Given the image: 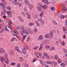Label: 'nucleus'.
<instances>
[{
	"label": "nucleus",
	"instance_id": "nucleus-30",
	"mask_svg": "<svg viewBox=\"0 0 67 67\" xmlns=\"http://www.w3.org/2000/svg\"><path fill=\"white\" fill-rule=\"evenodd\" d=\"M11 66H15V62H12L10 64Z\"/></svg>",
	"mask_w": 67,
	"mask_h": 67
},
{
	"label": "nucleus",
	"instance_id": "nucleus-23",
	"mask_svg": "<svg viewBox=\"0 0 67 67\" xmlns=\"http://www.w3.org/2000/svg\"><path fill=\"white\" fill-rule=\"evenodd\" d=\"M21 13L23 14V15L24 16H26L25 13L24 12H21Z\"/></svg>",
	"mask_w": 67,
	"mask_h": 67
},
{
	"label": "nucleus",
	"instance_id": "nucleus-12",
	"mask_svg": "<svg viewBox=\"0 0 67 67\" xmlns=\"http://www.w3.org/2000/svg\"><path fill=\"white\" fill-rule=\"evenodd\" d=\"M14 49L15 50L17 51V52H19L20 51V49L18 47H16L14 48Z\"/></svg>",
	"mask_w": 67,
	"mask_h": 67
},
{
	"label": "nucleus",
	"instance_id": "nucleus-47",
	"mask_svg": "<svg viewBox=\"0 0 67 67\" xmlns=\"http://www.w3.org/2000/svg\"><path fill=\"white\" fill-rule=\"evenodd\" d=\"M27 18L28 19H30L31 18V16L30 15H28L27 16Z\"/></svg>",
	"mask_w": 67,
	"mask_h": 67
},
{
	"label": "nucleus",
	"instance_id": "nucleus-29",
	"mask_svg": "<svg viewBox=\"0 0 67 67\" xmlns=\"http://www.w3.org/2000/svg\"><path fill=\"white\" fill-rule=\"evenodd\" d=\"M7 9L8 10H11V7L10 6H8L7 7Z\"/></svg>",
	"mask_w": 67,
	"mask_h": 67
},
{
	"label": "nucleus",
	"instance_id": "nucleus-6",
	"mask_svg": "<svg viewBox=\"0 0 67 67\" xmlns=\"http://www.w3.org/2000/svg\"><path fill=\"white\" fill-rule=\"evenodd\" d=\"M42 2H44L47 5H48V4H49V3L47 0H42Z\"/></svg>",
	"mask_w": 67,
	"mask_h": 67
},
{
	"label": "nucleus",
	"instance_id": "nucleus-52",
	"mask_svg": "<svg viewBox=\"0 0 67 67\" xmlns=\"http://www.w3.org/2000/svg\"><path fill=\"white\" fill-rule=\"evenodd\" d=\"M45 47L46 49H48V48H49V46H46Z\"/></svg>",
	"mask_w": 67,
	"mask_h": 67
},
{
	"label": "nucleus",
	"instance_id": "nucleus-28",
	"mask_svg": "<svg viewBox=\"0 0 67 67\" xmlns=\"http://www.w3.org/2000/svg\"><path fill=\"white\" fill-rule=\"evenodd\" d=\"M24 33L25 34H29V31H26L25 30H24Z\"/></svg>",
	"mask_w": 67,
	"mask_h": 67
},
{
	"label": "nucleus",
	"instance_id": "nucleus-32",
	"mask_svg": "<svg viewBox=\"0 0 67 67\" xmlns=\"http://www.w3.org/2000/svg\"><path fill=\"white\" fill-rule=\"evenodd\" d=\"M61 43L62 45H63V46H65V42L64 41H62V42Z\"/></svg>",
	"mask_w": 67,
	"mask_h": 67
},
{
	"label": "nucleus",
	"instance_id": "nucleus-40",
	"mask_svg": "<svg viewBox=\"0 0 67 67\" xmlns=\"http://www.w3.org/2000/svg\"><path fill=\"white\" fill-rule=\"evenodd\" d=\"M21 30H23V31L25 30L24 28V26L23 25L22 26V27L21 29Z\"/></svg>",
	"mask_w": 67,
	"mask_h": 67
},
{
	"label": "nucleus",
	"instance_id": "nucleus-10",
	"mask_svg": "<svg viewBox=\"0 0 67 67\" xmlns=\"http://www.w3.org/2000/svg\"><path fill=\"white\" fill-rule=\"evenodd\" d=\"M38 41H40V40H43V37L41 35L37 39Z\"/></svg>",
	"mask_w": 67,
	"mask_h": 67
},
{
	"label": "nucleus",
	"instance_id": "nucleus-61",
	"mask_svg": "<svg viewBox=\"0 0 67 67\" xmlns=\"http://www.w3.org/2000/svg\"><path fill=\"white\" fill-rule=\"evenodd\" d=\"M14 4H18V2H14Z\"/></svg>",
	"mask_w": 67,
	"mask_h": 67
},
{
	"label": "nucleus",
	"instance_id": "nucleus-16",
	"mask_svg": "<svg viewBox=\"0 0 67 67\" xmlns=\"http://www.w3.org/2000/svg\"><path fill=\"white\" fill-rule=\"evenodd\" d=\"M37 9L39 12H41L42 11V8L40 7H37Z\"/></svg>",
	"mask_w": 67,
	"mask_h": 67
},
{
	"label": "nucleus",
	"instance_id": "nucleus-44",
	"mask_svg": "<svg viewBox=\"0 0 67 67\" xmlns=\"http://www.w3.org/2000/svg\"><path fill=\"white\" fill-rule=\"evenodd\" d=\"M38 47L37 46H36L35 47H34L33 48V49H36L38 48Z\"/></svg>",
	"mask_w": 67,
	"mask_h": 67
},
{
	"label": "nucleus",
	"instance_id": "nucleus-20",
	"mask_svg": "<svg viewBox=\"0 0 67 67\" xmlns=\"http://www.w3.org/2000/svg\"><path fill=\"white\" fill-rule=\"evenodd\" d=\"M7 13L8 15H9L10 14H11V11H7L6 12Z\"/></svg>",
	"mask_w": 67,
	"mask_h": 67
},
{
	"label": "nucleus",
	"instance_id": "nucleus-22",
	"mask_svg": "<svg viewBox=\"0 0 67 67\" xmlns=\"http://www.w3.org/2000/svg\"><path fill=\"white\" fill-rule=\"evenodd\" d=\"M26 36H27L26 35H24V36L23 37V39H22V41H24L25 38H26Z\"/></svg>",
	"mask_w": 67,
	"mask_h": 67
},
{
	"label": "nucleus",
	"instance_id": "nucleus-43",
	"mask_svg": "<svg viewBox=\"0 0 67 67\" xmlns=\"http://www.w3.org/2000/svg\"><path fill=\"white\" fill-rule=\"evenodd\" d=\"M58 17L60 19H61V18H62V15H59L58 16Z\"/></svg>",
	"mask_w": 67,
	"mask_h": 67
},
{
	"label": "nucleus",
	"instance_id": "nucleus-62",
	"mask_svg": "<svg viewBox=\"0 0 67 67\" xmlns=\"http://www.w3.org/2000/svg\"><path fill=\"white\" fill-rule=\"evenodd\" d=\"M24 11H25V12H26V11H27V10L26 9V8H24Z\"/></svg>",
	"mask_w": 67,
	"mask_h": 67
},
{
	"label": "nucleus",
	"instance_id": "nucleus-58",
	"mask_svg": "<svg viewBox=\"0 0 67 67\" xmlns=\"http://www.w3.org/2000/svg\"><path fill=\"white\" fill-rule=\"evenodd\" d=\"M29 40H30V37H27V40H26L27 41H29Z\"/></svg>",
	"mask_w": 67,
	"mask_h": 67
},
{
	"label": "nucleus",
	"instance_id": "nucleus-4",
	"mask_svg": "<svg viewBox=\"0 0 67 67\" xmlns=\"http://www.w3.org/2000/svg\"><path fill=\"white\" fill-rule=\"evenodd\" d=\"M2 1L3 2V4L2 3L1 4V6H2L3 9H4L5 8V4H7V3L6 1H5L4 0H2Z\"/></svg>",
	"mask_w": 67,
	"mask_h": 67
},
{
	"label": "nucleus",
	"instance_id": "nucleus-18",
	"mask_svg": "<svg viewBox=\"0 0 67 67\" xmlns=\"http://www.w3.org/2000/svg\"><path fill=\"white\" fill-rule=\"evenodd\" d=\"M13 33H14L15 34H16V35H18L19 34V33H18V32L16 31V30H15L13 32Z\"/></svg>",
	"mask_w": 67,
	"mask_h": 67
},
{
	"label": "nucleus",
	"instance_id": "nucleus-24",
	"mask_svg": "<svg viewBox=\"0 0 67 67\" xmlns=\"http://www.w3.org/2000/svg\"><path fill=\"white\" fill-rule=\"evenodd\" d=\"M58 62L59 64L60 63H62V60H61L60 59H58Z\"/></svg>",
	"mask_w": 67,
	"mask_h": 67
},
{
	"label": "nucleus",
	"instance_id": "nucleus-57",
	"mask_svg": "<svg viewBox=\"0 0 67 67\" xmlns=\"http://www.w3.org/2000/svg\"><path fill=\"white\" fill-rule=\"evenodd\" d=\"M46 58H47V59H49L50 58L49 57V56L47 55V56H46Z\"/></svg>",
	"mask_w": 67,
	"mask_h": 67
},
{
	"label": "nucleus",
	"instance_id": "nucleus-17",
	"mask_svg": "<svg viewBox=\"0 0 67 67\" xmlns=\"http://www.w3.org/2000/svg\"><path fill=\"white\" fill-rule=\"evenodd\" d=\"M42 55V53H38L37 54V57L38 58H39V57H40Z\"/></svg>",
	"mask_w": 67,
	"mask_h": 67
},
{
	"label": "nucleus",
	"instance_id": "nucleus-46",
	"mask_svg": "<svg viewBox=\"0 0 67 67\" xmlns=\"http://www.w3.org/2000/svg\"><path fill=\"white\" fill-rule=\"evenodd\" d=\"M40 58L41 59H43V60L45 58V57H44L43 56H41L40 57Z\"/></svg>",
	"mask_w": 67,
	"mask_h": 67
},
{
	"label": "nucleus",
	"instance_id": "nucleus-60",
	"mask_svg": "<svg viewBox=\"0 0 67 67\" xmlns=\"http://www.w3.org/2000/svg\"><path fill=\"white\" fill-rule=\"evenodd\" d=\"M52 31L53 32V33H54L55 32V30L54 29H52Z\"/></svg>",
	"mask_w": 67,
	"mask_h": 67
},
{
	"label": "nucleus",
	"instance_id": "nucleus-3",
	"mask_svg": "<svg viewBox=\"0 0 67 67\" xmlns=\"http://www.w3.org/2000/svg\"><path fill=\"white\" fill-rule=\"evenodd\" d=\"M28 50V47L26 46H25L24 48H23L22 50V53L24 54H26V51Z\"/></svg>",
	"mask_w": 67,
	"mask_h": 67
},
{
	"label": "nucleus",
	"instance_id": "nucleus-51",
	"mask_svg": "<svg viewBox=\"0 0 67 67\" xmlns=\"http://www.w3.org/2000/svg\"><path fill=\"white\" fill-rule=\"evenodd\" d=\"M25 67H29V66L27 65V64H25L24 65Z\"/></svg>",
	"mask_w": 67,
	"mask_h": 67
},
{
	"label": "nucleus",
	"instance_id": "nucleus-7",
	"mask_svg": "<svg viewBox=\"0 0 67 67\" xmlns=\"http://www.w3.org/2000/svg\"><path fill=\"white\" fill-rule=\"evenodd\" d=\"M9 54L11 56H14V52L13 50H10L9 51Z\"/></svg>",
	"mask_w": 67,
	"mask_h": 67
},
{
	"label": "nucleus",
	"instance_id": "nucleus-41",
	"mask_svg": "<svg viewBox=\"0 0 67 67\" xmlns=\"http://www.w3.org/2000/svg\"><path fill=\"white\" fill-rule=\"evenodd\" d=\"M33 18L34 19H37V15L36 16H33Z\"/></svg>",
	"mask_w": 67,
	"mask_h": 67
},
{
	"label": "nucleus",
	"instance_id": "nucleus-33",
	"mask_svg": "<svg viewBox=\"0 0 67 67\" xmlns=\"http://www.w3.org/2000/svg\"><path fill=\"white\" fill-rule=\"evenodd\" d=\"M51 10L52 11L53 10V11H54V10H55V8H54V7H52L51 8Z\"/></svg>",
	"mask_w": 67,
	"mask_h": 67
},
{
	"label": "nucleus",
	"instance_id": "nucleus-11",
	"mask_svg": "<svg viewBox=\"0 0 67 67\" xmlns=\"http://www.w3.org/2000/svg\"><path fill=\"white\" fill-rule=\"evenodd\" d=\"M0 52L1 53H3V54H4L5 53V51L4 49L1 48H0Z\"/></svg>",
	"mask_w": 67,
	"mask_h": 67
},
{
	"label": "nucleus",
	"instance_id": "nucleus-26",
	"mask_svg": "<svg viewBox=\"0 0 67 67\" xmlns=\"http://www.w3.org/2000/svg\"><path fill=\"white\" fill-rule=\"evenodd\" d=\"M8 23L9 25H11L12 24V22L11 20H9L8 21Z\"/></svg>",
	"mask_w": 67,
	"mask_h": 67
},
{
	"label": "nucleus",
	"instance_id": "nucleus-34",
	"mask_svg": "<svg viewBox=\"0 0 67 67\" xmlns=\"http://www.w3.org/2000/svg\"><path fill=\"white\" fill-rule=\"evenodd\" d=\"M24 33V30H23V31L21 32V35H23Z\"/></svg>",
	"mask_w": 67,
	"mask_h": 67
},
{
	"label": "nucleus",
	"instance_id": "nucleus-54",
	"mask_svg": "<svg viewBox=\"0 0 67 67\" xmlns=\"http://www.w3.org/2000/svg\"><path fill=\"white\" fill-rule=\"evenodd\" d=\"M63 38L64 39H65L66 38V35H64V36H63Z\"/></svg>",
	"mask_w": 67,
	"mask_h": 67
},
{
	"label": "nucleus",
	"instance_id": "nucleus-27",
	"mask_svg": "<svg viewBox=\"0 0 67 67\" xmlns=\"http://www.w3.org/2000/svg\"><path fill=\"white\" fill-rule=\"evenodd\" d=\"M37 31V29L36 28H35L34 29V30L33 31V33H36Z\"/></svg>",
	"mask_w": 67,
	"mask_h": 67
},
{
	"label": "nucleus",
	"instance_id": "nucleus-59",
	"mask_svg": "<svg viewBox=\"0 0 67 67\" xmlns=\"http://www.w3.org/2000/svg\"><path fill=\"white\" fill-rule=\"evenodd\" d=\"M55 44L56 45H58V41H56Z\"/></svg>",
	"mask_w": 67,
	"mask_h": 67
},
{
	"label": "nucleus",
	"instance_id": "nucleus-14",
	"mask_svg": "<svg viewBox=\"0 0 67 67\" xmlns=\"http://www.w3.org/2000/svg\"><path fill=\"white\" fill-rule=\"evenodd\" d=\"M19 20L21 22H23V18L22 17H19Z\"/></svg>",
	"mask_w": 67,
	"mask_h": 67
},
{
	"label": "nucleus",
	"instance_id": "nucleus-2",
	"mask_svg": "<svg viewBox=\"0 0 67 67\" xmlns=\"http://www.w3.org/2000/svg\"><path fill=\"white\" fill-rule=\"evenodd\" d=\"M46 63L48 64H51L52 66H56L57 65V63L55 61L53 62L52 61H46Z\"/></svg>",
	"mask_w": 67,
	"mask_h": 67
},
{
	"label": "nucleus",
	"instance_id": "nucleus-1",
	"mask_svg": "<svg viewBox=\"0 0 67 67\" xmlns=\"http://www.w3.org/2000/svg\"><path fill=\"white\" fill-rule=\"evenodd\" d=\"M4 59H3V57H0V60L1 62H4H4L5 63L7 64H8V62H9V60L8 59H7V58L8 57L7 54L6 55H4Z\"/></svg>",
	"mask_w": 67,
	"mask_h": 67
},
{
	"label": "nucleus",
	"instance_id": "nucleus-9",
	"mask_svg": "<svg viewBox=\"0 0 67 67\" xmlns=\"http://www.w3.org/2000/svg\"><path fill=\"white\" fill-rule=\"evenodd\" d=\"M53 33L52 32H50L49 35V36L51 39H52L53 38Z\"/></svg>",
	"mask_w": 67,
	"mask_h": 67
},
{
	"label": "nucleus",
	"instance_id": "nucleus-25",
	"mask_svg": "<svg viewBox=\"0 0 67 67\" xmlns=\"http://www.w3.org/2000/svg\"><path fill=\"white\" fill-rule=\"evenodd\" d=\"M4 9H5V8L3 10L2 13L3 14H5V13H6V11L4 10Z\"/></svg>",
	"mask_w": 67,
	"mask_h": 67
},
{
	"label": "nucleus",
	"instance_id": "nucleus-49",
	"mask_svg": "<svg viewBox=\"0 0 67 67\" xmlns=\"http://www.w3.org/2000/svg\"><path fill=\"white\" fill-rule=\"evenodd\" d=\"M64 33L65 34H66L67 33V30L66 29L65 30H64Z\"/></svg>",
	"mask_w": 67,
	"mask_h": 67
},
{
	"label": "nucleus",
	"instance_id": "nucleus-21",
	"mask_svg": "<svg viewBox=\"0 0 67 67\" xmlns=\"http://www.w3.org/2000/svg\"><path fill=\"white\" fill-rule=\"evenodd\" d=\"M63 13H64V11H65V10H66V8L65 7H64L63 8Z\"/></svg>",
	"mask_w": 67,
	"mask_h": 67
},
{
	"label": "nucleus",
	"instance_id": "nucleus-35",
	"mask_svg": "<svg viewBox=\"0 0 67 67\" xmlns=\"http://www.w3.org/2000/svg\"><path fill=\"white\" fill-rule=\"evenodd\" d=\"M48 55V54L46 53H43V56H45V57H46L47 55Z\"/></svg>",
	"mask_w": 67,
	"mask_h": 67
},
{
	"label": "nucleus",
	"instance_id": "nucleus-63",
	"mask_svg": "<svg viewBox=\"0 0 67 67\" xmlns=\"http://www.w3.org/2000/svg\"><path fill=\"white\" fill-rule=\"evenodd\" d=\"M36 59H35V58L33 60V62H34L35 61H36Z\"/></svg>",
	"mask_w": 67,
	"mask_h": 67
},
{
	"label": "nucleus",
	"instance_id": "nucleus-42",
	"mask_svg": "<svg viewBox=\"0 0 67 67\" xmlns=\"http://www.w3.org/2000/svg\"><path fill=\"white\" fill-rule=\"evenodd\" d=\"M8 15V18H11L12 16V14H10L9 15Z\"/></svg>",
	"mask_w": 67,
	"mask_h": 67
},
{
	"label": "nucleus",
	"instance_id": "nucleus-8",
	"mask_svg": "<svg viewBox=\"0 0 67 67\" xmlns=\"http://www.w3.org/2000/svg\"><path fill=\"white\" fill-rule=\"evenodd\" d=\"M44 11H42V12H41V13L39 15V16H40V17H41L42 18L43 17V14H44Z\"/></svg>",
	"mask_w": 67,
	"mask_h": 67
},
{
	"label": "nucleus",
	"instance_id": "nucleus-48",
	"mask_svg": "<svg viewBox=\"0 0 67 67\" xmlns=\"http://www.w3.org/2000/svg\"><path fill=\"white\" fill-rule=\"evenodd\" d=\"M4 29H3L0 31V33H2L3 32V31H4Z\"/></svg>",
	"mask_w": 67,
	"mask_h": 67
},
{
	"label": "nucleus",
	"instance_id": "nucleus-37",
	"mask_svg": "<svg viewBox=\"0 0 67 67\" xmlns=\"http://www.w3.org/2000/svg\"><path fill=\"white\" fill-rule=\"evenodd\" d=\"M32 7H33V6H32V5H30L29 6V9L30 10H31L32 9Z\"/></svg>",
	"mask_w": 67,
	"mask_h": 67
},
{
	"label": "nucleus",
	"instance_id": "nucleus-55",
	"mask_svg": "<svg viewBox=\"0 0 67 67\" xmlns=\"http://www.w3.org/2000/svg\"><path fill=\"white\" fill-rule=\"evenodd\" d=\"M17 30H19L20 29V27L19 26H17Z\"/></svg>",
	"mask_w": 67,
	"mask_h": 67
},
{
	"label": "nucleus",
	"instance_id": "nucleus-39",
	"mask_svg": "<svg viewBox=\"0 0 67 67\" xmlns=\"http://www.w3.org/2000/svg\"><path fill=\"white\" fill-rule=\"evenodd\" d=\"M42 42L43 44H46L47 43V42H46L45 40H43Z\"/></svg>",
	"mask_w": 67,
	"mask_h": 67
},
{
	"label": "nucleus",
	"instance_id": "nucleus-56",
	"mask_svg": "<svg viewBox=\"0 0 67 67\" xmlns=\"http://www.w3.org/2000/svg\"><path fill=\"white\" fill-rule=\"evenodd\" d=\"M2 26H3V25L2 24L0 25V29L2 27Z\"/></svg>",
	"mask_w": 67,
	"mask_h": 67
},
{
	"label": "nucleus",
	"instance_id": "nucleus-50",
	"mask_svg": "<svg viewBox=\"0 0 67 67\" xmlns=\"http://www.w3.org/2000/svg\"><path fill=\"white\" fill-rule=\"evenodd\" d=\"M66 26H64L63 28V30H66Z\"/></svg>",
	"mask_w": 67,
	"mask_h": 67
},
{
	"label": "nucleus",
	"instance_id": "nucleus-19",
	"mask_svg": "<svg viewBox=\"0 0 67 67\" xmlns=\"http://www.w3.org/2000/svg\"><path fill=\"white\" fill-rule=\"evenodd\" d=\"M45 37L46 38H49V34H46L45 35Z\"/></svg>",
	"mask_w": 67,
	"mask_h": 67
},
{
	"label": "nucleus",
	"instance_id": "nucleus-38",
	"mask_svg": "<svg viewBox=\"0 0 67 67\" xmlns=\"http://www.w3.org/2000/svg\"><path fill=\"white\" fill-rule=\"evenodd\" d=\"M19 58L20 59V61H23V58H22V57H19Z\"/></svg>",
	"mask_w": 67,
	"mask_h": 67
},
{
	"label": "nucleus",
	"instance_id": "nucleus-15",
	"mask_svg": "<svg viewBox=\"0 0 67 67\" xmlns=\"http://www.w3.org/2000/svg\"><path fill=\"white\" fill-rule=\"evenodd\" d=\"M29 26H32V25H35V23H29Z\"/></svg>",
	"mask_w": 67,
	"mask_h": 67
},
{
	"label": "nucleus",
	"instance_id": "nucleus-31",
	"mask_svg": "<svg viewBox=\"0 0 67 67\" xmlns=\"http://www.w3.org/2000/svg\"><path fill=\"white\" fill-rule=\"evenodd\" d=\"M46 5H44L43 6V9H46L47 7V5H46Z\"/></svg>",
	"mask_w": 67,
	"mask_h": 67
},
{
	"label": "nucleus",
	"instance_id": "nucleus-45",
	"mask_svg": "<svg viewBox=\"0 0 67 67\" xmlns=\"http://www.w3.org/2000/svg\"><path fill=\"white\" fill-rule=\"evenodd\" d=\"M54 58L55 59H58V57H57V56L56 55H55L54 56Z\"/></svg>",
	"mask_w": 67,
	"mask_h": 67
},
{
	"label": "nucleus",
	"instance_id": "nucleus-5",
	"mask_svg": "<svg viewBox=\"0 0 67 67\" xmlns=\"http://www.w3.org/2000/svg\"><path fill=\"white\" fill-rule=\"evenodd\" d=\"M38 21L40 22V23H41V25H43L44 24V21L42 20L41 19H38Z\"/></svg>",
	"mask_w": 67,
	"mask_h": 67
},
{
	"label": "nucleus",
	"instance_id": "nucleus-36",
	"mask_svg": "<svg viewBox=\"0 0 67 67\" xmlns=\"http://www.w3.org/2000/svg\"><path fill=\"white\" fill-rule=\"evenodd\" d=\"M53 23L55 25H57V23L55 21H53Z\"/></svg>",
	"mask_w": 67,
	"mask_h": 67
},
{
	"label": "nucleus",
	"instance_id": "nucleus-53",
	"mask_svg": "<svg viewBox=\"0 0 67 67\" xmlns=\"http://www.w3.org/2000/svg\"><path fill=\"white\" fill-rule=\"evenodd\" d=\"M29 32L30 34H33V32H32V31H31V30H29Z\"/></svg>",
	"mask_w": 67,
	"mask_h": 67
},
{
	"label": "nucleus",
	"instance_id": "nucleus-64",
	"mask_svg": "<svg viewBox=\"0 0 67 67\" xmlns=\"http://www.w3.org/2000/svg\"><path fill=\"white\" fill-rule=\"evenodd\" d=\"M16 67H20V64H19L18 65H17Z\"/></svg>",
	"mask_w": 67,
	"mask_h": 67
},
{
	"label": "nucleus",
	"instance_id": "nucleus-13",
	"mask_svg": "<svg viewBox=\"0 0 67 67\" xmlns=\"http://www.w3.org/2000/svg\"><path fill=\"white\" fill-rule=\"evenodd\" d=\"M25 4H26L27 5H30V3H29L27 0H25Z\"/></svg>",
	"mask_w": 67,
	"mask_h": 67
}]
</instances>
